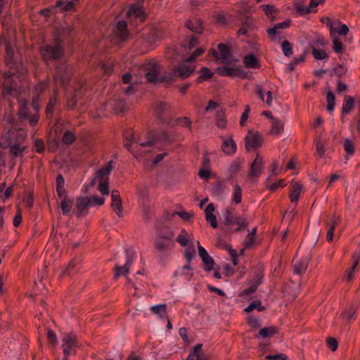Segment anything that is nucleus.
I'll return each mask as SVG.
<instances>
[{
    "label": "nucleus",
    "instance_id": "f257e3e1",
    "mask_svg": "<svg viewBox=\"0 0 360 360\" xmlns=\"http://www.w3.org/2000/svg\"><path fill=\"white\" fill-rule=\"evenodd\" d=\"M8 124H11V129L5 135L0 137V147L6 149L11 143L21 144L27 136V134L20 127V124L18 122H15L12 117L8 120Z\"/></svg>",
    "mask_w": 360,
    "mask_h": 360
},
{
    "label": "nucleus",
    "instance_id": "f03ea898",
    "mask_svg": "<svg viewBox=\"0 0 360 360\" xmlns=\"http://www.w3.org/2000/svg\"><path fill=\"white\" fill-rule=\"evenodd\" d=\"M53 46L45 44L39 48V52L43 61H56L64 56L63 41L58 34L53 36Z\"/></svg>",
    "mask_w": 360,
    "mask_h": 360
},
{
    "label": "nucleus",
    "instance_id": "7ed1b4c3",
    "mask_svg": "<svg viewBox=\"0 0 360 360\" xmlns=\"http://www.w3.org/2000/svg\"><path fill=\"white\" fill-rule=\"evenodd\" d=\"M252 277L249 280L250 286L240 292V296H247L256 292L258 287L263 283L264 278V266L259 263L252 268Z\"/></svg>",
    "mask_w": 360,
    "mask_h": 360
},
{
    "label": "nucleus",
    "instance_id": "20e7f679",
    "mask_svg": "<svg viewBox=\"0 0 360 360\" xmlns=\"http://www.w3.org/2000/svg\"><path fill=\"white\" fill-rule=\"evenodd\" d=\"M72 77V68L66 63H60L56 68L53 81L56 84H59L62 87L68 88Z\"/></svg>",
    "mask_w": 360,
    "mask_h": 360
},
{
    "label": "nucleus",
    "instance_id": "39448f33",
    "mask_svg": "<svg viewBox=\"0 0 360 360\" xmlns=\"http://www.w3.org/2000/svg\"><path fill=\"white\" fill-rule=\"evenodd\" d=\"M216 72L221 76L224 77H238L240 79H251L252 78V74L250 72L245 71L241 65H238L236 67L231 66H222L218 67L216 69Z\"/></svg>",
    "mask_w": 360,
    "mask_h": 360
},
{
    "label": "nucleus",
    "instance_id": "423d86ee",
    "mask_svg": "<svg viewBox=\"0 0 360 360\" xmlns=\"http://www.w3.org/2000/svg\"><path fill=\"white\" fill-rule=\"evenodd\" d=\"M224 224L226 226L230 229H231V226L236 224L238 226L233 229L234 232H240L243 229H246L249 224L245 218L234 216L233 214V209H226L224 214Z\"/></svg>",
    "mask_w": 360,
    "mask_h": 360
},
{
    "label": "nucleus",
    "instance_id": "0eeeda50",
    "mask_svg": "<svg viewBox=\"0 0 360 360\" xmlns=\"http://www.w3.org/2000/svg\"><path fill=\"white\" fill-rule=\"evenodd\" d=\"M32 105L37 111L34 114L30 115L29 108L27 105L25 103L20 106L18 115L19 117V119H20L21 120L28 119L29 124L32 127H35L38 124L39 120V116L38 114L39 107L37 104L34 103V101H32Z\"/></svg>",
    "mask_w": 360,
    "mask_h": 360
},
{
    "label": "nucleus",
    "instance_id": "6e6552de",
    "mask_svg": "<svg viewBox=\"0 0 360 360\" xmlns=\"http://www.w3.org/2000/svg\"><path fill=\"white\" fill-rule=\"evenodd\" d=\"M63 348L64 356L75 355L76 349L79 347V342L76 335L73 333L66 334L63 339Z\"/></svg>",
    "mask_w": 360,
    "mask_h": 360
},
{
    "label": "nucleus",
    "instance_id": "1a4fd4ad",
    "mask_svg": "<svg viewBox=\"0 0 360 360\" xmlns=\"http://www.w3.org/2000/svg\"><path fill=\"white\" fill-rule=\"evenodd\" d=\"M263 143V139L259 131L254 132L249 130L245 138V146L247 151L251 149L260 148Z\"/></svg>",
    "mask_w": 360,
    "mask_h": 360
},
{
    "label": "nucleus",
    "instance_id": "9d476101",
    "mask_svg": "<svg viewBox=\"0 0 360 360\" xmlns=\"http://www.w3.org/2000/svg\"><path fill=\"white\" fill-rule=\"evenodd\" d=\"M127 18L131 22V20H139L140 22H145L146 14L142 5L133 4L131 5L126 13Z\"/></svg>",
    "mask_w": 360,
    "mask_h": 360
},
{
    "label": "nucleus",
    "instance_id": "9b49d317",
    "mask_svg": "<svg viewBox=\"0 0 360 360\" xmlns=\"http://www.w3.org/2000/svg\"><path fill=\"white\" fill-rule=\"evenodd\" d=\"M153 138L155 139V143L170 145L176 141L178 134L174 131L169 133L165 130H160L153 135Z\"/></svg>",
    "mask_w": 360,
    "mask_h": 360
},
{
    "label": "nucleus",
    "instance_id": "f8f14e48",
    "mask_svg": "<svg viewBox=\"0 0 360 360\" xmlns=\"http://www.w3.org/2000/svg\"><path fill=\"white\" fill-rule=\"evenodd\" d=\"M91 205L89 197H78L76 198V211H74L77 218L86 215L89 212V208Z\"/></svg>",
    "mask_w": 360,
    "mask_h": 360
},
{
    "label": "nucleus",
    "instance_id": "ddd939ff",
    "mask_svg": "<svg viewBox=\"0 0 360 360\" xmlns=\"http://www.w3.org/2000/svg\"><path fill=\"white\" fill-rule=\"evenodd\" d=\"M171 71L172 76L174 77L175 79L179 78L184 80L193 74L195 68L191 66L182 64L178 67L172 68Z\"/></svg>",
    "mask_w": 360,
    "mask_h": 360
},
{
    "label": "nucleus",
    "instance_id": "4468645a",
    "mask_svg": "<svg viewBox=\"0 0 360 360\" xmlns=\"http://www.w3.org/2000/svg\"><path fill=\"white\" fill-rule=\"evenodd\" d=\"M171 105L167 102H160L155 105L154 110L156 117L163 122L169 123L167 120L169 117Z\"/></svg>",
    "mask_w": 360,
    "mask_h": 360
},
{
    "label": "nucleus",
    "instance_id": "2eb2a0df",
    "mask_svg": "<svg viewBox=\"0 0 360 360\" xmlns=\"http://www.w3.org/2000/svg\"><path fill=\"white\" fill-rule=\"evenodd\" d=\"M264 166V161L262 157L257 153L256 157L250 165V169L248 173V177L250 179L258 178L262 174V171Z\"/></svg>",
    "mask_w": 360,
    "mask_h": 360
},
{
    "label": "nucleus",
    "instance_id": "dca6fc26",
    "mask_svg": "<svg viewBox=\"0 0 360 360\" xmlns=\"http://www.w3.org/2000/svg\"><path fill=\"white\" fill-rule=\"evenodd\" d=\"M126 253L127 255L126 263L124 266H121L119 265H115L114 270V279L117 280L121 275L127 276L129 271V267L134 262L133 256L129 255V250H126Z\"/></svg>",
    "mask_w": 360,
    "mask_h": 360
},
{
    "label": "nucleus",
    "instance_id": "f3484780",
    "mask_svg": "<svg viewBox=\"0 0 360 360\" xmlns=\"http://www.w3.org/2000/svg\"><path fill=\"white\" fill-rule=\"evenodd\" d=\"M292 269L293 273L296 275H303L309 265V262L307 259H298L297 257L293 258L292 260Z\"/></svg>",
    "mask_w": 360,
    "mask_h": 360
},
{
    "label": "nucleus",
    "instance_id": "a211bd4d",
    "mask_svg": "<svg viewBox=\"0 0 360 360\" xmlns=\"http://www.w3.org/2000/svg\"><path fill=\"white\" fill-rule=\"evenodd\" d=\"M292 23V20L290 18L286 19L282 22L277 23L274 25L273 27L269 28L266 30V33L268 35V37L271 41H275L276 38L275 37L279 34V32L278 30L279 29H286L288 28Z\"/></svg>",
    "mask_w": 360,
    "mask_h": 360
},
{
    "label": "nucleus",
    "instance_id": "6ab92c4d",
    "mask_svg": "<svg viewBox=\"0 0 360 360\" xmlns=\"http://www.w3.org/2000/svg\"><path fill=\"white\" fill-rule=\"evenodd\" d=\"M202 23L203 21L201 18H195L193 20H186L184 26L192 32L201 34L204 32Z\"/></svg>",
    "mask_w": 360,
    "mask_h": 360
},
{
    "label": "nucleus",
    "instance_id": "aec40b11",
    "mask_svg": "<svg viewBox=\"0 0 360 360\" xmlns=\"http://www.w3.org/2000/svg\"><path fill=\"white\" fill-rule=\"evenodd\" d=\"M129 30L127 28V23L125 20H120L116 25V37L121 42H124L128 39Z\"/></svg>",
    "mask_w": 360,
    "mask_h": 360
},
{
    "label": "nucleus",
    "instance_id": "412c9836",
    "mask_svg": "<svg viewBox=\"0 0 360 360\" xmlns=\"http://www.w3.org/2000/svg\"><path fill=\"white\" fill-rule=\"evenodd\" d=\"M232 137V135L230 136L229 139L221 137L223 140L221 146V150L228 155H233L237 149L236 143Z\"/></svg>",
    "mask_w": 360,
    "mask_h": 360
},
{
    "label": "nucleus",
    "instance_id": "4be33fe9",
    "mask_svg": "<svg viewBox=\"0 0 360 360\" xmlns=\"http://www.w3.org/2000/svg\"><path fill=\"white\" fill-rule=\"evenodd\" d=\"M112 169V161L110 160L105 166L96 171V178L98 179L99 182L109 181V175Z\"/></svg>",
    "mask_w": 360,
    "mask_h": 360
},
{
    "label": "nucleus",
    "instance_id": "5701e85b",
    "mask_svg": "<svg viewBox=\"0 0 360 360\" xmlns=\"http://www.w3.org/2000/svg\"><path fill=\"white\" fill-rule=\"evenodd\" d=\"M215 208L214 206V204L210 203L207 205L205 210V219L206 221L210 223V226L213 229H217L218 227V223L217 220L216 216L213 214L214 212Z\"/></svg>",
    "mask_w": 360,
    "mask_h": 360
},
{
    "label": "nucleus",
    "instance_id": "b1692460",
    "mask_svg": "<svg viewBox=\"0 0 360 360\" xmlns=\"http://www.w3.org/2000/svg\"><path fill=\"white\" fill-rule=\"evenodd\" d=\"M202 344L198 343L195 345L187 360H208L205 353L202 351Z\"/></svg>",
    "mask_w": 360,
    "mask_h": 360
},
{
    "label": "nucleus",
    "instance_id": "393cba45",
    "mask_svg": "<svg viewBox=\"0 0 360 360\" xmlns=\"http://www.w3.org/2000/svg\"><path fill=\"white\" fill-rule=\"evenodd\" d=\"M14 51L9 42L6 44L4 62L10 69L15 67L16 63L13 59Z\"/></svg>",
    "mask_w": 360,
    "mask_h": 360
},
{
    "label": "nucleus",
    "instance_id": "a878e982",
    "mask_svg": "<svg viewBox=\"0 0 360 360\" xmlns=\"http://www.w3.org/2000/svg\"><path fill=\"white\" fill-rule=\"evenodd\" d=\"M326 20L328 22L327 26L329 27L330 34L331 37L334 36L333 35L334 32H336L341 36H346L348 34L349 30V27L345 24H341L340 22V26L338 28H334L333 23L331 21V19L330 18L327 17Z\"/></svg>",
    "mask_w": 360,
    "mask_h": 360
},
{
    "label": "nucleus",
    "instance_id": "bb28decb",
    "mask_svg": "<svg viewBox=\"0 0 360 360\" xmlns=\"http://www.w3.org/2000/svg\"><path fill=\"white\" fill-rule=\"evenodd\" d=\"M303 186L300 182H292L291 184V188L289 193V198L291 202H296L298 201Z\"/></svg>",
    "mask_w": 360,
    "mask_h": 360
},
{
    "label": "nucleus",
    "instance_id": "cd10ccee",
    "mask_svg": "<svg viewBox=\"0 0 360 360\" xmlns=\"http://www.w3.org/2000/svg\"><path fill=\"white\" fill-rule=\"evenodd\" d=\"M243 63L245 67L250 69H259L261 67L259 59L254 53H249L245 56Z\"/></svg>",
    "mask_w": 360,
    "mask_h": 360
},
{
    "label": "nucleus",
    "instance_id": "c85d7f7f",
    "mask_svg": "<svg viewBox=\"0 0 360 360\" xmlns=\"http://www.w3.org/2000/svg\"><path fill=\"white\" fill-rule=\"evenodd\" d=\"M279 333V328L276 326L265 327L259 330V333L255 335L256 338L260 337L267 338Z\"/></svg>",
    "mask_w": 360,
    "mask_h": 360
},
{
    "label": "nucleus",
    "instance_id": "c756f323",
    "mask_svg": "<svg viewBox=\"0 0 360 360\" xmlns=\"http://www.w3.org/2000/svg\"><path fill=\"white\" fill-rule=\"evenodd\" d=\"M8 148H9V154L12 156L13 158L18 157L22 158L27 146H21V144H18L15 143H11Z\"/></svg>",
    "mask_w": 360,
    "mask_h": 360
},
{
    "label": "nucleus",
    "instance_id": "7c9ffc66",
    "mask_svg": "<svg viewBox=\"0 0 360 360\" xmlns=\"http://www.w3.org/2000/svg\"><path fill=\"white\" fill-rule=\"evenodd\" d=\"M354 107V98L349 95H345L343 100L341 114L345 115L349 113Z\"/></svg>",
    "mask_w": 360,
    "mask_h": 360
},
{
    "label": "nucleus",
    "instance_id": "2f4dec72",
    "mask_svg": "<svg viewBox=\"0 0 360 360\" xmlns=\"http://www.w3.org/2000/svg\"><path fill=\"white\" fill-rule=\"evenodd\" d=\"M262 11L265 13L267 18L273 22L276 20L275 15L279 12L278 8H277L274 5L272 4H266L261 6Z\"/></svg>",
    "mask_w": 360,
    "mask_h": 360
},
{
    "label": "nucleus",
    "instance_id": "473e14b6",
    "mask_svg": "<svg viewBox=\"0 0 360 360\" xmlns=\"http://www.w3.org/2000/svg\"><path fill=\"white\" fill-rule=\"evenodd\" d=\"M217 48L220 51L221 59L223 60H227L232 56L231 47L224 43H220L217 45Z\"/></svg>",
    "mask_w": 360,
    "mask_h": 360
},
{
    "label": "nucleus",
    "instance_id": "72a5a7b5",
    "mask_svg": "<svg viewBox=\"0 0 360 360\" xmlns=\"http://www.w3.org/2000/svg\"><path fill=\"white\" fill-rule=\"evenodd\" d=\"M200 75L196 79V83L200 84L205 81L208 80L212 78L214 73L211 72L210 69L207 67H202L200 70L198 71Z\"/></svg>",
    "mask_w": 360,
    "mask_h": 360
},
{
    "label": "nucleus",
    "instance_id": "f704fd0d",
    "mask_svg": "<svg viewBox=\"0 0 360 360\" xmlns=\"http://www.w3.org/2000/svg\"><path fill=\"white\" fill-rule=\"evenodd\" d=\"M112 110L115 114L122 113L127 110V105L124 99L117 98L113 101Z\"/></svg>",
    "mask_w": 360,
    "mask_h": 360
},
{
    "label": "nucleus",
    "instance_id": "c9c22d12",
    "mask_svg": "<svg viewBox=\"0 0 360 360\" xmlns=\"http://www.w3.org/2000/svg\"><path fill=\"white\" fill-rule=\"evenodd\" d=\"M61 7L63 11H75V5L73 1H57L55 4L54 8Z\"/></svg>",
    "mask_w": 360,
    "mask_h": 360
},
{
    "label": "nucleus",
    "instance_id": "e433bc0d",
    "mask_svg": "<svg viewBox=\"0 0 360 360\" xmlns=\"http://www.w3.org/2000/svg\"><path fill=\"white\" fill-rule=\"evenodd\" d=\"M341 316L342 319L348 323L352 319H355L356 318V308L351 306L348 309H345L342 313Z\"/></svg>",
    "mask_w": 360,
    "mask_h": 360
},
{
    "label": "nucleus",
    "instance_id": "4c0bfd02",
    "mask_svg": "<svg viewBox=\"0 0 360 360\" xmlns=\"http://www.w3.org/2000/svg\"><path fill=\"white\" fill-rule=\"evenodd\" d=\"M329 223L330 225L327 231L326 239L328 242H330L333 240V238L334 230L337 225L338 224V218H336L335 216L333 215L332 218L330 219Z\"/></svg>",
    "mask_w": 360,
    "mask_h": 360
},
{
    "label": "nucleus",
    "instance_id": "58836bf2",
    "mask_svg": "<svg viewBox=\"0 0 360 360\" xmlns=\"http://www.w3.org/2000/svg\"><path fill=\"white\" fill-rule=\"evenodd\" d=\"M226 118L225 112L222 110H218L216 113V124L219 128L224 129L226 126Z\"/></svg>",
    "mask_w": 360,
    "mask_h": 360
},
{
    "label": "nucleus",
    "instance_id": "ea45409f",
    "mask_svg": "<svg viewBox=\"0 0 360 360\" xmlns=\"http://www.w3.org/2000/svg\"><path fill=\"white\" fill-rule=\"evenodd\" d=\"M284 130L283 124L277 120L276 118L274 120H272L271 129L270 133L274 135H278L281 134Z\"/></svg>",
    "mask_w": 360,
    "mask_h": 360
},
{
    "label": "nucleus",
    "instance_id": "a19ab883",
    "mask_svg": "<svg viewBox=\"0 0 360 360\" xmlns=\"http://www.w3.org/2000/svg\"><path fill=\"white\" fill-rule=\"evenodd\" d=\"M150 310L152 313L158 315L160 318L167 316V304H165L153 306L150 307Z\"/></svg>",
    "mask_w": 360,
    "mask_h": 360
},
{
    "label": "nucleus",
    "instance_id": "79ce46f5",
    "mask_svg": "<svg viewBox=\"0 0 360 360\" xmlns=\"http://www.w3.org/2000/svg\"><path fill=\"white\" fill-rule=\"evenodd\" d=\"M254 309H257L259 311H263L265 309V307L262 306L261 300H255L254 302H251L245 309H244V312L248 314Z\"/></svg>",
    "mask_w": 360,
    "mask_h": 360
},
{
    "label": "nucleus",
    "instance_id": "37998d69",
    "mask_svg": "<svg viewBox=\"0 0 360 360\" xmlns=\"http://www.w3.org/2000/svg\"><path fill=\"white\" fill-rule=\"evenodd\" d=\"M158 70L155 66L150 68L148 71L145 74V77L147 81L150 83L158 82L157 77L158 75Z\"/></svg>",
    "mask_w": 360,
    "mask_h": 360
},
{
    "label": "nucleus",
    "instance_id": "c03bdc74",
    "mask_svg": "<svg viewBox=\"0 0 360 360\" xmlns=\"http://www.w3.org/2000/svg\"><path fill=\"white\" fill-rule=\"evenodd\" d=\"M326 110L330 112H333L335 105V96L331 91H329L326 94Z\"/></svg>",
    "mask_w": 360,
    "mask_h": 360
},
{
    "label": "nucleus",
    "instance_id": "a18cd8bd",
    "mask_svg": "<svg viewBox=\"0 0 360 360\" xmlns=\"http://www.w3.org/2000/svg\"><path fill=\"white\" fill-rule=\"evenodd\" d=\"M175 124L187 127L192 131V120L188 117H179L175 120Z\"/></svg>",
    "mask_w": 360,
    "mask_h": 360
},
{
    "label": "nucleus",
    "instance_id": "49530a36",
    "mask_svg": "<svg viewBox=\"0 0 360 360\" xmlns=\"http://www.w3.org/2000/svg\"><path fill=\"white\" fill-rule=\"evenodd\" d=\"M170 244L162 239L157 238L154 242V247L156 250L161 252H165L169 248Z\"/></svg>",
    "mask_w": 360,
    "mask_h": 360
},
{
    "label": "nucleus",
    "instance_id": "de8ad7c7",
    "mask_svg": "<svg viewBox=\"0 0 360 360\" xmlns=\"http://www.w3.org/2000/svg\"><path fill=\"white\" fill-rule=\"evenodd\" d=\"M257 227H255L246 236V240L244 241L245 248L251 247L256 240Z\"/></svg>",
    "mask_w": 360,
    "mask_h": 360
},
{
    "label": "nucleus",
    "instance_id": "09e8293b",
    "mask_svg": "<svg viewBox=\"0 0 360 360\" xmlns=\"http://www.w3.org/2000/svg\"><path fill=\"white\" fill-rule=\"evenodd\" d=\"M73 202L72 200H70L69 198L61 200L60 202V208L62 210V213L64 215L68 214L72 207Z\"/></svg>",
    "mask_w": 360,
    "mask_h": 360
},
{
    "label": "nucleus",
    "instance_id": "8fccbe9b",
    "mask_svg": "<svg viewBox=\"0 0 360 360\" xmlns=\"http://www.w3.org/2000/svg\"><path fill=\"white\" fill-rule=\"evenodd\" d=\"M306 54L307 51H304L300 57L294 58V59L288 64V69L290 72L295 70V66L298 63L304 62Z\"/></svg>",
    "mask_w": 360,
    "mask_h": 360
},
{
    "label": "nucleus",
    "instance_id": "3c124183",
    "mask_svg": "<svg viewBox=\"0 0 360 360\" xmlns=\"http://www.w3.org/2000/svg\"><path fill=\"white\" fill-rule=\"evenodd\" d=\"M76 140V136L71 131L67 130L62 136V142L66 145H71Z\"/></svg>",
    "mask_w": 360,
    "mask_h": 360
},
{
    "label": "nucleus",
    "instance_id": "603ef678",
    "mask_svg": "<svg viewBox=\"0 0 360 360\" xmlns=\"http://www.w3.org/2000/svg\"><path fill=\"white\" fill-rule=\"evenodd\" d=\"M293 44L288 40H285L281 44V49L285 56L290 57L292 55Z\"/></svg>",
    "mask_w": 360,
    "mask_h": 360
},
{
    "label": "nucleus",
    "instance_id": "864d4df0",
    "mask_svg": "<svg viewBox=\"0 0 360 360\" xmlns=\"http://www.w3.org/2000/svg\"><path fill=\"white\" fill-rule=\"evenodd\" d=\"M311 53L316 60H321L328 58V55L323 49H317L312 47Z\"/></svg>",
    "mask_w": 360,
    "mask_h": 360
},
{
    "label": "nucleus",
    "instance_id": "5fc2aeb1",
    "mask_svg": "<svg viewBox=\"0 0 360 360\" xmlns=\"http://www.w3.org/2000/svg\"><path fill=\"white\" fill-rule=\"evenodd\" d=\"M347 71V68L343 64H340L332 69L330 75H335L338 77H342L346 74Z\"/></svg>",
    "mask_w": 360,
    "mask_h": 360
},
{
    "label": "nucleus",
    "instance_id": "6e6d98bb",
    "mask_svg": "<svg viewBox=\"0 0 360 360\" xmlns=\"http://www.w3.org/2000/svg\"><path fill=\"white\" fill-rule=\"evenodd\" d=\"M175 80L174 77L172 76V71L168 72L167 75H162L158 80V82L165 83L167 87L171 86Z\"/></svg>",
    "mask_w": 360,
    "mask_h": 360
},
{
    "label": "nucleus",
    "instance_id": "4d7b16f0",
    "mask_svg": "<svg viewBox=\"0 0 360 360\" xmlns=\"http://www.w3.org/2000/svg\"><path fill=\"white\" fill-rule=\"evenodd\" d=\"M202 261L205 265L204 269L205 271L209 272L214 269L215 262L213 258L210 256V255L202 259Z\"/></svg>",
    "mask_w": 360,
    "mask_h": 360
},
{
    "label": "nucleus",
    "instance_id": "13d9d810",
    "mask_svg": "<svg viewBox=\"0 0 360 360\" xmlns=\"http://www.w3.org/2000/svg\"><path fill=\"white\" fill-rule=\"evenodd\" d=\"M111 208L112 210L116 212L117 215L119 217H122V200H117L111 202Z\"/></svg>",
    "mask_w": 360,
    "mask_h": 360
},
{
    "label": "nucleus",
    "instance_id": "bf43d9fd",
    "mask_svg": "<svg viewBox=\"0 0 360 360\" xmlns=\"http://www.w3.org/2000/svg\"><path fill=\"white\" fill-rule=\"evenodd\" d=\"M22 221V210L19 205L16 206L15 215L13 219V224L15 227H18Z\"/></svg>",
    "mask_w": 360,
    "mask_h": 360
},
{
    "label": "nucleus",
    "instance_id": "052dcab7",
    "mask_svg": "<svg viewBox=\"0 0 360 360\" xmlns=\"http://www.w3.org/2000/svg\"><path fill=\"white\" fill-rule=\"evenodd\" d=\"M242 190L238 184H236L234 186V192L233 195V201L236 204H240L242 201L241 197Z\"/></svg>",
    "mask_w": 360,
    "mask_h": 360
},
{
    "label": "nucleus",
    "instance_id": "680f3d73",
    "mask_svg": "<svg viewBox=\"0 0 360 360\" xmlns=\"http://www.w3.org/2000/svg\"><path fill=\"white\" fill-rule=\"evenodd\" d=\"M333 41V49L337 53H341L343 50V44L335 36L331 37Z\"/></svg>",
    "mask_w": 360,
    "mask_h": 360
},
{
    "label": "nucleus",
    "instance_id": "e2e57ef3",
    "mask_svg": "<svg viewBox=\"0 0 360 360\" xmlns=\"http://www.w3.org/2000/svg\"><path fill=\"white\" fill-rule=\"evenodd\" d=\"M250 18H248L245 20L241 22V27L238 31V34L246 35L248 33V29L251 27Z\"/></svg>",
    "mask_w": 360,
    "mask_h": 360
},
{
    "label": "nucleus",
    "instance_id": "0e129e2a",
    "mask_svg": "<svg viewBox=\"0 0 360 360\" xmlns=\"http://www.w3.org/2000/svg\"><path fill=\"white\" fill-rule=\"evenodd\" d=\"M344 149L348 155H353L355 153V147L354 143L348 139L344 141Z\"/></svg>",
    "mask_w": 360,
    "mask_h": 360
},
{
    "label": "nucleus",
    "instance_id": "69168bd1",
    "mask_svg": "<svg viewBox=\"0 0 360 360\" xmlns=\"http://www.w3.org/2000/svg\"><path fill=\"white\" fill-rule=\"evenodd\" d=\"M198 38L194 35H191L188 42L184 45V47L186 49H192L195 46L198 45Z\"/></svg>",
    "mask_w": 360,
    "mask_h": 360
},
{
    "label": "nucleus",
    "instance_id": "338daca9",
    "mask_svg": "<svg viewBox=\"0 0 360 360\" xmlns=\"http://www.w3.org/2000/svg\"><path fill=\"white\" fill-rule=\"evenodd\" d=\"M327 347L330 349L333 352L337 350L338 347V340L333 337H328L326 340Z\"/></svg>",
    "mask_w": 360,
    "mask_h": 360
},
{
    "label": "nucleus",
    "instance_id": "774afa93",
    "mask_svg": "<svg viewBox=\"0 0 360 360\" xmlns=\"http://www.w3.org/2000/svg\"><path fill=\"white\" fill-rule=\"evenodd\" d=\"M295 9L301 15H304L314 11L312 9H310L309 7L304 6L300 3L295 4Z\"/></svg>",
    "mask_w": 360,
    "mask_h": 360
}]
</instances>
